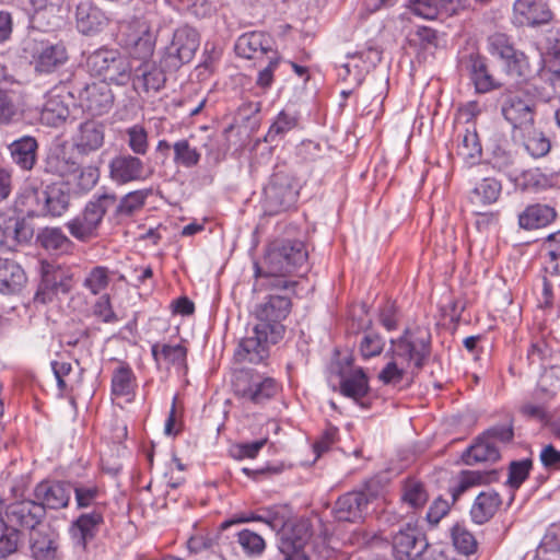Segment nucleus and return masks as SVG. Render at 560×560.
<instances>
[{"label":"nucleus","instance_id":"1","mask_svg":"<svg viewBox=\"0 0 560 560\" xmlns=\"http://www.w3.org/2000/svg\"><path fill=\"white\" fill-rule=\"evenodd\" d=\"M308 254L299 240L273 242L260 262H254V291L292 290L298 282L289 276L307 269Z\"/></svg>","mask_w":560,"mask_h":560},{"label":"nucleus","instance_id":"2","mask_svg":"<svg viewBox=\"0 0 560 560\" xmlns=\"http://www.w3.org/2000/svg\"><path fill=\"white\" fill-rule=\"evenodd\" d=\"M389 343L388 354L395 355L396 360L406 365L412 376L423 369L431 354V334L420 327L406 328L399 337L390 339Z\"/></svg>","mask_w":560,"mask_h":560},{"label":"nucleus","instance_id":"3","mask_svg":"<svg viewBox=\"0 0 560 560\" xmlns=\"http://www.w3.org/2000/svg\"><path fill=\"white\" fill-rule=\"evenodd\" d=\"M159 30L144 18H132L119 22L117 40L129 56L142 62L154 55Z\"/></svg>","mask_w":560,"mask_h":560},{"label":"nucleus","instance_id":"4","mask_svg":"<svg viewBox=\"0 0 560 560\" xmlns=\"http://www.w3.org/2000/svg\"><path fill=\"white\" fill-rule=\"evenodd\" d=\"M256 292H267L264 300L255 306L254 315L257 324L268 329L272 336L271 338H283L285 332L283 320L291 313L295 288L292 290H262Z\"/></svg>","mask_w":560,"mask_h":560},{"label":"nucleus","instance_id":"5","mask_svg":"<svg viewBox=\"0 0 560 560\" xmlns=\"http://www.w3.org/2000/svg\"><path fill=\"white\" fill-rule=\"evenodd\" d=\"M117 201L115 194L94 195L80 214L69 220L66 228L77 241L86 243L98 236V230L109 208Z\"/></svg>","mask_w":560,"mask_h":560},{"label":"nucleus","instance_id":"6","mask_svg":"<svg viewBox=\"0 0 560 560\" xmlns=\"http://www.w3.org/2000/svg\"><path fill=\"white\" fill-rule=\"evenodd\" d=\"M85 67L93 77L102 81L125 85L131 78V65L126 56L116 48L101 47L92 51L85 60Z\"/></svg>","mask_w":560,"mask_h":560},{"label":"nucleus","instance_id":"7","mask_svg":"<svg viewBox=\"0 0 560 560\" xmlns=\"http://www.w3.org/2000/svg\"><path fill=\"white\" fill-rule=\"evenodd\" d=\"M233 386L236 396L255 405H264L270 401L282 390L279 381L252 370L240 372Z\"/></svg>","mask_w":560,"mask_h":560},{"label":"nucleus","instance_id":"8","mask_svg":"<svg viewBox=\"0 0 560 560\" xmlns=\"http://www.w3.org/2000/svg\"><path fill=\"white\" fill-rule=\"evenodd\" d=\"M300 187L296 179L287 171H276L264 189L265 203L269 213L277 214L295 206Z\"/></svg>","mask_w":560,"mask_h":560},{"label":"nucleus","instance_id":"9","mask_svg":"<svg viewBox=\"0 0 560 560\" xmlns=\"http://www.w3.org/2000/svg\"><path fill=\"white\" fill-rule=\"evenodd\" d=\"M200 46L199 32L188 25L183 24L174 30L172 40L165 48L164 65L171 69H178L185 63H189Z\"/></svg>","mask_w":560,"mask_h":560},{"label":"nucleus","instance_id":"10","mask_svg":"<svg viewBox=\"0 0 560 560\" xmlns=\"http://www.w3.org/2000/svg\"><path fill=\"white\" fill-rule=\"evenodd\" d=\"M270 331L256 324L253 330L238 342L234 358L238 363H264L270 354V347L282 338H271Z\"/></svg>","mask_w":560,"mask_h":560},{"label":"nucleus","instance_id":"11","mask_svg":"<svg viewBox=\"0 0 560 560\" xmlns=\"http://www.w3.org/2000/svg\"><path fill=\"white\" fill-rule=\"evenodd\" d=\"M68 93L77 97L83 110L92 116L107 114L114 105L113 91L109 83L104 81L73 85Z\"/></svg>","mask_w":560,"mask_h":560},{"label":"nucleus","instance_id":"12","mask_svg":"<svg viewBox=\"0 0 560 560\" xmlns=\"http://www.w3.org/2000/svg\"><path fill=\"white\" fill-rule=\"evenodd\" d=\"M152 174L153 170L131 153L117 154L108 163V176L118 186L145 182Z\"/></svg>","mask_w":560,"mask_h":560},{"label":"nucleus","instance_id":"13","mask_svg":"<svg viewBox=\"0 0 560 560\" xmlns=\"http://www.w3.org/2000/svg\"><path fill=\"white\" fill-rule=\"evenodd\" d=\"M30 52L35 71L39 73L56 71L69 58L67 47L61 40L51 42L46 38H34L31 43Z\"/></svg>","mask_w":560,"mask_h":560},{"label":"nucleus","instance_id":"14","mask_svg":"<svg viewBox=\"0 0 560 560\" xmlns=\"http://www.w3.org/2000/svg\"><path fill=\"white\" fill-rule=\"evenodd\" d=\"M458 65L468 71L477 93L485 94L501 86L489 72L486 57L475 47L459 52Z\"/></svg>","mask_w":560,"mask_h":560},{"label":"nucleus","instance_id":"15","mask_svg":"<svg viewBox=\"0 0 560 560\" xmlns=\"http://www.w3.org/2000/svg\"><path fill=\"white\" fill-rule=\"evenodd\" d=\"M396 560H415L429 548L425 535L416 525L406 524L392 538Z\"/></svg>","mask_w":560,"mask_h":560},{"label":"nucleus","instance_id":"16","mask_svg":"<svg viewBox=\"0 0 560 560\" xmlns=\"http://www.w3.org/2000/svg\"><path fill=\"white\" fill-rule=\"evenodd\" d=\"M73 287V276L69 268L61 266L44 267L43 277L35 294V302L48 303L58 294L70 292Z\"/></svg>","mask_w":560,"mask_h":560},{"label":"nucleus","instance_id":"17","mask_svg":"<svg viewBox=\"0 0 560 560\" xmlns=\"http://www.w3.org/2000/svg\"><path fill=\"white\" fill-rule=\"evenodd\" d=\"M75 26L84 36H96L110 24V14L90 0L81 1L75 8Z\"/></svg>","mask_w":560,"mask_h":560},{"label":"nucleus","instance_id":"18","mask_svg":"<svg viewBox=\"0 0 560 560\" xmlns=\"http://www.w3.org/2000/svg\"><path fill=\"white\" fill-rule=\"evenodd\" d=\"M235 52L245 59L264 61L272 52H278L275 48L272 36L265 32L254 31L241 35L235 43Z\"/></svg>","mask_w":560,"mask_h":560},{"label":"nucleus","instance_id":"19","mask_svg":"<svg viewBox=\"0 0 560 560\" xmlns=\"http://www.w3.org/2000/svg\"><path fill=\"white\" fill-rule=\"evenodd\" d=\"M43 170L47 174L63 178L74 175L80 170V163L73 155V148L62 142L49 148Z\"/></svg>","mask_w":560,"mask_h":560},{"label":"nucleus","instance_id":"20","mask_svg":"<svg viewBox=\"0 0 560 560\" xmlns=\"http://www.w3.org/2000/svg\"><path fill=\"white\" fill-rule=\"evenodd\" d=\"M339 393L352 399L362 408H369L370 402L366 397L370 393L369 376L361 366H355L349 371L340 370L339 373Z\"/></svg>","mask_w":560,"mask_h":560},{"label":"nucleus","instance_id":"21","mask_svg":"<svg viewBox=\"0 0 560 560\" xmlns=\"http://www.w3.org/2000/svg\"><path fill=\"white\" fill-rule=\"evenodd\" d=\"M552 11L545 0H515L512 22L516 26H538L552 20Z\"/></svg>","mask_w":560,"mask_h":560},{"label":"nucleus","instance_id":"22","mask_svg":"<svg viewBox=\"0 0 560 560\" xmlns=\"http://www.w3.org/2000/svg\"><path fill=\"white\" fill-rule=\"evenodd\" d=\"M105 126L101 121L88 119L82 121L71 136L72 148L82 155H89L104 145Z\"/></svg>","mask_w":560,"mask_h":560},{"label":"nucleus","instance_id":"23","mask_svg":"<svg viewBox=\"0 0 560 560\" xmlns=\"http://www.w3.org/2000/svg\"><path fill=\"white\" fill-rule=\"evenodd\" d=\"M69 91L65 86H56L45 95L40 110V121L50 127L62 125L70 116L67 96Z\"/></svg>","mask_w":560,"mask_h":560},{"label":"nucleus","instance_id":"24","mask_svg":"<svg viewBox=\"0 0 560 560\" xmlns=\"http://www.w3.org/2000/svg\"><path fill=\"white\" fill-rule=\"evenodd\" d=\"M4 508L8 521L22 528L33 530L45 517V510L36 500H16Z\"/></svg>","mask_w":560,"mask_h":560},{"label":"nucleus","instance_id":"25","mask_svg":"<svg viewBox=\"0 0 560 560\" xmlns=\"http://www.w3.org/2000/svg\"><path fill=\"white\" fill-rule=\"evenodd\" d=\"M104 524V513L91 511L80 514L70 525L69 533L75 548L85 550Z\"/></svg>","mask_w":560,"mask_h":560},{"label":"nucleus","instance_id":"26","mask_svg":"<svg viewBox=\"0 0 560 560\" xmlns=\"http://www.w3.org/2000/svg\"><path fill=\"white\" fill-rule=\"evenodd\" d=\"M71 486L66 481L44 480L34 489L36 501L44 510H59L67 508L70 502Z\"/></svg>","mask_w":560,"mask_h":560},{"label":"nucleus","instance_id":"27","mask_svg":"<svg viewBox=\"0 0 560 560\" xmlns=\"http://www.w3.org/2000/svg\"><path fill=\"white\" fill-rule=\"evenodd\" d=\"M381 59V51L372 47L348 54V61L341 66L343 72H339V75L345 80L352 77L353 82L359 85L362 83L365 74L369 73Z\"/></svg>","mask_w":560,"mask_h":560},{"label":"nucleus","instance_id":"28","mask_svg":"<svg viewBox=\"0 0 560 560\" xmlns=\"http://www.w3.org/2000/svg\"><path fill=\"white\" fill-rule=\"evenodd\" d=\"M369 497L363 491H350L340 495L334 506L336 520L357 523L363 518L368 509Z\"/></svg>","mask_w":560,"mask_h":560},{"label":"nucleus","instance_id":"29","mask_svg":"<svg viewBox=\"0 0 560 560\" xmlns=\"http://www.w3.org/2000/svg\"><path fill=\"white\" fill-rule=\"evenodd\" d=\"M77 509L84 510L92 508V511L104 513L107 508L106 490L104 485L88 481L77 482L73 486Z\"/></svg>","mask_w":560,"mask_h":560},{"label":"nucleus","instance_id":"30","mask_svg":"<svg viewBox=\"0 0 560 560\" xmlns=\"http://www.w3.org/2000/svg\"><path fill=\"white\" fill-rule=\"evenodd\" d=\"M43 189L27 184L18 192L14 201V211L25 218L43 217Z\"/></svg>","mask_w":560,"mask_h":560},{"label":"nucleus","instance_id":"31","mask_svg":"<svg viewBox=\"0 0 560 560\" xmlns=\"http://www.w3.org/2000/svg\"><path fill=\"white\" fill-rule=\"evenodd\" d=\"M137 377L130 364L119 361L114 369L110 380V393L115 397H125L131 400L137 389Z\"/></svg>","mask_w":560,"mask_h":560},{"label":"nucleus","instance_id":"32","mask_svg":"<svg viewBox=\"0 0 560 560\" xmlns=\"http://www.w3.org/2000/svg\"><path fill=\"white\" fill-rule=\"evenodd\" d=\"M556 215V210L548 205H529L518 214V225L526 231L542 229L549 225Z\"/></svg>","mask_w":560,"mask_h":560},{"label":"nucleus","instance_id":"33","mask_svg":"<svg viewBox=\"0 0 560 560\" xmlns=\"http://www.w3.org/2000/svg\"><path fill=\"white\" fill-rule=\"evenodd\" d=\"M219 532H200L192 535L187 540V548L191 553L211 552L218 555L222 560H226L228 552L223 549L224 539Z\"/></svg>","mask_w":560,"mask_h":560},{"label":"nucleus","instance_id":"34","mask_svg":"<svg viewBox=\"0 0 560 560\" xmlns=\"http://www.w3.org/2000/svg\"><path fill=\"white\" fill-rule=\"evenodd\" d=\"M501 504L502 500L498 492L493 490L480 492L470 508L472 522L478 525L486 524L495 515Z\"/></svg>","mask_w":560,"mask_h":560},{"label":"nucleus","instance_id":"35","mask_svg":"<svg viewBox=\"0 0 560 560\" xmlns=\"http://www.w3.org/2000/svg\"><path fill=\"white\" fill-rule=\"evenodd\" d=\"M556 395V389H548L544 385H539L534 393L536 401L524 402L520 408V412L528 419L546 423L550 420L547 405L553 400Z\"/></svg>","mask_w":560,"mask_h":560},{"label":"nucleus","instance_id":"36","mask_svg":"<svg viewBox=\"0 0 560 560\" xmlns=\"http://www.w3.org/2000/svg\"><path fill=\"white\" fill-rule=\"evenodd\" d=\"M502 114L515 129L527 130L533 127V107L520 97H511L502 107Z\"/></svg>","mask_w":560,"mask_h":560},{"label":"nucleus","instance_id":"37","mask_svg":"<svg viewBox=\"0 0 560 560\" xmlns=\"http://www.w3.org/2000/svg\"><path fill=\"white\" fill-rule=\"evenodd\" d=\"M70 195L61 185L51 184L43 189V218H59L69 208Z\"/></svg>","mask_w":560,"mask_h":560},{"label":"nucleus","instance_id":"38","mask_svg":"<svg viewBox=\"0 0 560 560\" xmlns=\"http://www.w3.org/2000/svg\"><path fill=\"white\" fill-rule=\"evenodd\" d=\"M37 149V140L31 136H23L9 145L13 162L23 171H31L34 167Z\"/></svg>","mask_w":560,"mask_h":560},{"label":"nucleus","instance_id":"39","mask_svg":"<svg viewBox=\"0 0 560 560\" xmlns=\"http://www.w3.org/2000/svg\"><path fill=\"white\" fill-rule=\"evenodd\" d=\"M151 354L156 364L164 362L177 370L187 369V348L180 343H153L151 347Z\"/></svg>","mask_w":560,"mask_h":560},{"label":"nucleus","instance_id":"40","mask_svg":"<svg viewBox=\"0 0 560 560\" xmlns=\"http://www.w3.org/2000/svg\"><path fill=\"white\" fill-rule=\"evenodd\" d=\"M165 82L164 72L155 63L144 61L136 69L135 85L140 86L144 93L160 92Z\"/></svg>","mask_w":560,"mask_h":560},{"label":"nucleus","instance_id":"41","mask_svg":"<svg viewBox=\"0 0 560 560\" xmlns=\"http://www.w3.org/2000/svg\"><path fill=\"white\" fill-rule=\"evenodd\" d=\"M21 93L12 89L0 88V125L18 121L24 112Z\"/></svg>","mask_w":560,"mask_h":560},{"label":"nucleus","instance_id":"42","mask_svg":"<svg viewBox=\"0 0 560 560\" xmlns=\"http://www.w3.org/2000/svg\"><path fill=\"white\" fill-rule=\"evenodd\" d=\"M37 243L47 252L61 255L71 253L74 244L60 228H44L36 237Z\"/></svg>","mask_w":560,"mask_h":560},{"label":"nucleus","instance_id":"43","mask_svg":"<svg viewBox=\"0 0 560 560\" xmlns=\"http://www.w3.org/2000/svg\"><path fill=\"white\" fill-rule=\"evenodd\" d=\"M500 448L494 445L486 435L480 434L476 442L466 451L465 463L472 465L482 462H497L500 459Z\"/></svg>","mask_w":560,"mask_h":560},{"label":"nucleus","instance_id":"44","mask_svg":"<svg viewBox=\"0 0 560 560\" xmlns=\"http://www.w3.org/2000/svg\"><path fill=\"white\" fill-rule=\"evenodd\" d=\"M541 265L546 276L560 277V230L546 238Z\"/></svg>","mask_w":560,"mask_h":560},{"label":"nucleus","instance_id":"45","mask_svg":"<svg viewBox=\"0 0 560 560\" xmlns=\"http://www.w3.org/2000/svg\"><path fill=\"white\" fill-rule=\"evenodd\" d=\"M26 281L24 270L15 261L0 259V291L13 293Z\"/></svg>","mask_w":560,"mask_h":560},{"label":"nucleus","instance_id":"46","mask_svg":"<svg viewBox=\"0 0 560 560\" xmlns=\"http://www.w3.org/2000/svg\"><path fill=\"white\" fill-rule=\"evenodd\" d=\"M502 192V184L493 177L481 179L469 192V200L474 205L490 206L498 201Z\"/></svg>","mask_w":560,"mask_h":560},{"label":"nucleus","instance_id":"47","mask_svg":"<svg viewBox=\"0 0 560 560\" xmlns=\"http://www.w3.org/2000/svg\"><path fill=\"white\" fill-rule=\"evenodd\" d=\"M497 479V472L491 471H479V470H464L459 476V481L456 486L450 488V492L453 502H456L462 494H464L469 488L479 485L490 483Z\"/></svg>","mask_w":560,"mask_h":560},{"label":"nucleus","instance_id":"48","mask_svg":"<svg viewBox=\"0 0 560 560\" xmlns=\"http://www.w3.org/2000/svg\"><path fill=\"white\" fill-rule=\"evenodd\" d=\"M502 61L505 73L517 82H526L532 78L533 69L524 51L515 48Z\"/></svg>","mask_w":560,"mask_h":560},{"label":"nucleus","instance_id":"49","mask_svg":"<svg viewBox=\"0 0 560 560\" xmlns=\"http://www.w3.org/2000/svg\"><path fill=\"white\" fill-rule=\"evenodd\" d=\"M300 122V114L293 107L283 108L275 118L268 129L266 140L275 141L284 137L288 132L295 129Z\"/></svg>","mask_w":560,"mask_h":560},{"label":"nucleus","instance_id":"50","mask_svg":"<svg viewBox=\"0 0 560 560\" xmlns=\"http://www.w3.org/2000/svg\"><path fill=\"white\" fill-rule=\"evenodd\" d=\"M385 347L386 340L381 332L374 329H365L358 341V353L362 361H369L380 357Z\"/></svg>","mask_w":560,"mask_h":560},{"label":"nucleus","instance_id":"51","mask_svg":"<svg viewBox=\"0 0 560 560\" xmlns=\"http://www.w3.org/2000/svg\"><path fill=\"white\" fill-rule=\"evenodd\" d=\"M401 501L415 511L423 509L429 501L425 485L417 478H407L401 488Z\"/></svg>","mask_w":560,"mask_h":560},{"label":"nucleus","instance_id":"52","mask_svg":"<svg viewBox=\"0 0 560 560\" xmlns=\"http://www.w3.org/2000/svg\"><path fill=\"white\" fill-rule=\"evenodd\" d=\"M3 511L5 512L4 501L0 498V556L5 558L18 551L23 535L4 522Z\"/></svg>","mask_w":560,"mask_h":560},{"label":"nucleus","instance_id":"53","mask_svg":"<svg viewBox=\"0 0 560 560\" xmlns=\"http://www.w3.org/2000/svg\"><path fill=\"white\" fill-rule=\"evenodd\" d=\"M540 560H560V526L550 525L536 550Z\"/></svg>","mask_w":560,"mask_h":560},{"label":"nucleus","instance_id":"54","mask_svg":"<svg viewBox=\"0 0 560 560\" xmlns=\"http://www.w3.org/2000/svg\"><path fill=\"white\" fill-rule=\"evenodd\" d=\"M31 551L36 560H54L57 553V542L52 535L34 532L31 537Z\"/></svg>","mask_w":560,"mask_h":560},{"label":"nucleus","instance_id":"55","mask_svg":"<svg viewBox=\"0 0 560 560\" xmlns=\"http://www.w3.org/2000/svg\"><path fill=\"white\" fill-rule=\"evenodd\" d=\"M173 162L176 166L192 168L201 159V153L192 147L187 139H179L173 143Z\"/></svg>","mask_w":560,"mask_h":560},{"label":"nucleus","instance_id":"56","mask_svg":"<svg viewBox=\"0 0 560 560\" xmlns=\"http://www.w3.org/2000/svg\"><path fill=\"white\" fill-rule=\"evenodd\" d=\"M182 13L192 15L197 19H205L213 13V5L209 0H164Z\"/></svg>","mask_w":560,"mask_h":560},{"label":"nucleus","instance_id":"57","mask_svg":"<svg viewBox=\"0 0 560 560\" xmlns=\"http://www.w3.org/2000/svg\"><path fill=\"white\" fill-rule=\"evenodd\" d=\"M447 4L446 0H408L410 11L425 20L436 19L442 11H447Z\"/></svg>","mask_w":560,"mask_h":560},{"label":"nucleus","instance_id":"58","mask_svg":"<svg viewBox=\"0 0 560 560\" xmlns=\"http://www.w3.org/2000/svg\"><path fill=\"white\" fill-rule=\"evenodd\" d=\"M127 144L130 151L136 156H143L148 153L149 133L147 129L139 124H136L126 129Z\"/></svg>","mask_w":560,"mask_h":560},{"label":"nucleus","instance_id":"59","mask_svg":"<svg viewBox=\"0 0 560 560\" xmlns=\"http://www.w3.org/2000/svg\"><path fill=\"white\" fill-rule=\"evenodd\" d=\"M112 271L105 266L93 267L85 276L83 287L93 295L102 293L110 282Z\"/></svg>","mask_w":560,"mask_h":560},{"label":"nucleus","instance_id":"60","mask_svg":"<svg viewBox=\"0 0 560 560\" xmlns=\"http://www.w3.org/2000/svg\"><path fill=\"white\" fill-rule=\"evenodd\" d=\"M237 544L248 557H259L266 549L265 539L250 529H242L237 533Z\"/></svg>","mask_w":560,"mask_h":560},{"label":"nucleus","instance_id":"61","mask_svg":"<svg viewBox=\"0 0 560 560\" xmlns=\"http://www.w3.org/2000/svg\"><path fill=\"white\" fill-rule=\"evenodd\" d=\"M410 373V370L402 365L395 355L390 354V359L380 371L377 378L384 385H398L402 382L405 376Z\"/></svg>","mask_w":560,"mask_h":560},{"label":"nucleus","instance_id":"62","mask_svg":"<svg viewBox=\"0 0 560 560\" xmlns=\"http://www.w3.org/2000/svg\"><path fill=\"white\" fill-rule=\"evenodd\" d=\"M552 357V347L544 337L534 338L527 349L529 365L544 368L545 363Z\"/></svg>","mask_w":560,"mask_h":560},{"label":"nucleus","instance_id":"63","mask_svg":"<svg viewBox=\"0 0 560 560\" xmlns=\"http://www.w3.org/2000/svg\"><path fill=\"white\" fill-rule=\"evenodd\" d=\"M454 547L464 555H471L477 550L475 536L463 524H455L451 529Z\"/></svg>","mask_w":560,"mask_h":560},{"label":"nucleus","instance_id":"64","mask_svg":"<svg viewBox=\"0 0 560 560\" xmlns=\"http://www.w3.org/2000/svg\"><path fill=\"white\" fill-rule=\"evenodd\" d=\"M150 190L139 189L126 194L119 201L116 213L118 215H131L142 209Z\"/></svg>","mask_w":560,"mask_h":560}]
</instances>
